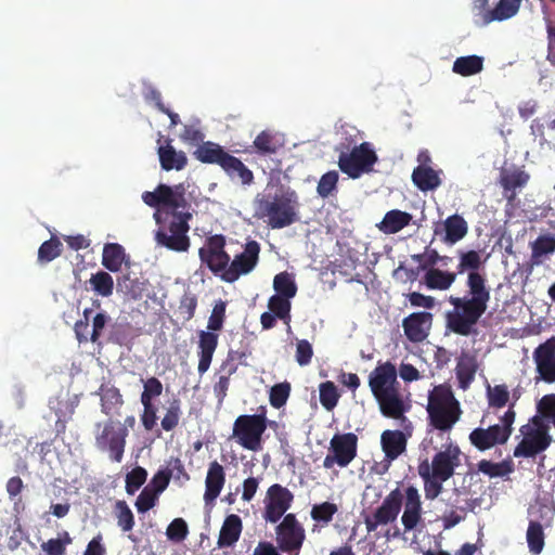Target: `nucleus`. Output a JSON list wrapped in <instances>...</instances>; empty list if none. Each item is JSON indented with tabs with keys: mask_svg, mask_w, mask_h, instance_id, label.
<instances>
[{
	"mask_svg": "<svg viewBox=\"0 0 555 555\" xmlns=\"http://www.w3.org/2000/svg\"><path fill=\"white\" fill-rule=\"evenodd\" d=\"M319 391L322 406L327 411H332L337 405L340 397L337 387L333 382L327 380L320 385Z\"/></svg>",
	"mask_w": 555,
	"mask_h": 555,
	"instance_id": "obj_52",
	"label": "nucleus"
},
{
	"mask_svg": "<svg viewBox=\"0 0 555 555\" xmlns=\"http://www.w3.org/2000/svg\"><path fill=\"white\" fill-rule=\"evenodd\" d=\"M448 442L443 449L435 453L429 462L427 459L421 461L417 467L427 466V470L434 477L440 480H449L455 473V469L461 465L462 451L460 447L451 441L450 437L447 438Z\"/></svg>",
	"mask_w": 555,
	"mask_h": 555,
	"instance_id": "obj_9",
	"label": "nucleus"
},
{
	"mask_svg": "<svg viewBox=\"0 0 555 555\" xmlns=\"http://www.w3.org/2000/svg\"><path fill=\"white\" fill-rule=\"evenodd\" d=\"M243 525L242 519L236 514L228 515L221 526L217 545L219 548L233 546L240 539Z\"/></svg>",
	"mask_w": 555,
	"mask_h": 555,
	"instance_id": "obj_29",
	"label": "nucleus"
},
{
	"mask_svg": "<svg viewBox=\"0 0 555 555\" xmlns=\"http://www.w3.org/2000/svg\"><path fill=\"white\" fill-rule=\"evenodd\" d=\"M225 307L227 305L222 300H219L214 306L207 324L208 331L217 332L223 327V322L225 319Z\"/></svg>",
	"mask_w": 555,
	"mask_h": 555,
	"instance_id": "obj_62",
	"label": "nucleus"
},
{
	"mask_svg": "<svg viewBox=\"0 0 555 555\" xmlns=\"http://www.w3.org/2000/svg\"><path fill=\"white\" fill-rule=\"evenodd\" d=\"M382 449L389 461L398 459L406 449V437L401 430L387 429L380 436Z\"/></svg>",
	"mask_w": 555,
	"mask_h": 555,
	"instance_id": "obj_28",
	"label": "nucleus"
},
{
	"mask_svg": "<svg viewBox=\"0 0 555 555\" xmlns=\"http://www.w3.org/2000/svg\"><path fill=\"white\" fill-rule=\"evenodd\" d=\"M189 209L190 206L188 208H175L154 214L155 221L158 224V229L155 232L157 245L173 251H186L189 249V221L192 218Z\"/></svg>",
	"mask_w": 555,
	"mask_h": 555,
	"instance_id": "obj_2",
	"label": "nucleus"
},
{
	"mask_svg": "<svg viewBox=\"0 0 555 555\" xmlns=\"http://www.w3.org/2000/svg\"><path fill=\"white\" fill-rule=\"evenodd\" d=\"M114 514L117 520V526L122 532H129L134 527V515L127 502L119 500L114 505Z\"/></svg>",
	"mask_w": 555,
	"mask_h": 555,
	"instance_id": "obj_46",
	"label": "nucleus"
},
{
	"mask_svg": "<svg viewBox=\"0 0 555 555\" xmlns=\"http://www.w3.org/2000/svg\"><path fill=\"white\" fill-rule=\"evenodd\" d=\"M426 411L429 425L439 430L441 437L452 430L462 415L460 402L446 385L435 386L429 392Z\"/></svg>",
	"mask_w": 555,
	"mask_h": 555,
	"instance_id": "obj_3",
	"label": "nucleus"
},
{
	"mask_svg": "<svg viewBox=\"0 0 555 555\" xmlns=\"http://www.w3.org/2000/svg\"><path fill=\"white\" fill-rule=\"evenodd\" d=\"M228 152H225L222 146L210 141L202 143L194 152L195 158L201 163L216 164L219 166H221Z\"/></svg>",
	"mask_w": 555,
	"mask_h": 555,
	"instance_id": "obj_38",
	"label": "nucleus"
},
{
	"mask_svg": "<svg viewBox=\"0 0 555 555\" xmlns=\"http://www.w3.org/2000/svg\"><path fill=\"white\" fill-rule=\"evenodd\" d=\"M189 534L188 524L183 518H175L166 530V535L170 541L181 542Z\"/></svg>",
	"mask_w": 555,
	"mask_h": 555,
	"instance_id": "obj_60",
	"label": "nucleus"
},
{
	"mask_svg": "<svg viewBox=\"0 0 555 555\" xmlns=\"http://www.w3.org/2000/svg\"><path fill=\"white\" fill-rule=\"evenodd\" d=\"M442 232L444 233L442 242L454 245L466 236L468 224L462 216L454 214L449 216L441 227H436L434 230L435 235H440Z\"/></svg>",
	"mask_w": 555,
	"mask_h": 555,
	"instance_id": "obj_22",
	"label": "nucleus"
},
{
	"mask_svg": "<svg viewBox=\"0 0 555 555\" xmlns=\"http://www.w3.org/2000/svg\"><path fill=\"white\" fill-rule=\"evenodd\" d=\"M527 543L529 551L540 554L544 546V532L539 521L531 520L527 529Z\"/></svg>",
	"mask_w": 555,
	"mask_h": 555,
	"instance_id": "obj_48",
	"label": "nucleus"
},
{
	"mask_svg": "<svg viewBox=\"0 0 555 555\" xmlns=\"http://www.w3.org/2000/svg\"><path fill=\"white\" fill-rule=\"evenodd\" d=\"M96 427H102L101 433L95 436L96 448L102 452H107L113 462L120 463L124 459L128 429L121 426L120 422L112 418L103 425L98 423Z\"/></svg>",
	"mask_w": 555,
	"mask_h": 555,
	"instance_id": "obj_8",
	"label": "nucleus"
},
{
	"mask_svg": "<svg viewBox=\"0 0 555 555\" xmlns=\"http://www.w3.org/2000/svg\"><path fill=\"white\" fill-rule=\"evenodd\" d=\"M225 244V237L222 234H215L207 237L205 245L198 250L201 261L220 279L221 274L229 269L231 260L224 249Z\"/></svg>",
	"mask_w": 555,
	"mask_h": 555,
	"instance_id": "obj_14",
	"label": "nucleus"
},
{
	"mask_svg": "<svg viewBox=\"0 0 555 555\" xmlns=\"http://www.w3.org/2000/svg\"><path fill=\"white\" fill-rule=\"evenodd\" d=\"M254 146L260 155L275 154L282 143L274 133L269 130L261 131L254 140Z\"/></svg>",
	"mask_w": 555,
	"mask_h": 555,
	"instance_id": "obj_43",
	"label": "nucleus"
},
{
	"mask_svg": "<svg viewBox=\"0 0 555 555\" xmlns=\"http://www.w3.org/2000/svg\"><path fill=\"white\" fill-rule=\"evenodd\" d=\"M294 494L280 483L270 486L264 498L263 518L271 524L278 522L292 506Z\"/></svg>",
	"mask_w": 555,
	"mask_h": 555,
	"instance_id": "obj_16",
	"label": "nucleus"
},
{
	"mask_svg": "<svg viewBox=\"0 0 555 555\" xmlns=\"http://www.w3.org/2000/svg\"><path fill=\"white\" fill-rule=\"evenodd\" d=\"M91 289L101 297H109L114 292V280L106 271H98L89 279Z\"/></svg>",
	"mask_w": 555,
	"mask_h": 555,
	"instance_id": "obj_42",
	"label": "nucleus"
},
{
	"mask_svg": "<svg viewBox=\"0 0 555 555\" xmlns=\"http://www.w3.org/2000/svg\"><path fill=\"white\" fill-rule=\"evenodd\" d=\"M482 263L479 251H459V264L455 273L467 272V292L464 296L450 295L448 302L453 309L446 313V326L456 335H472L475 332V325L487 311L491 293L486 275L479 272Z\"/></svg>",
	"mask_w": 555,
	"mask_h": 555,
	"instance_id": "obj_1",
	"label": "nucleus"
},
{
	"mask_svg": "<svg viewBox=\"0 0 555 555\" xmlns=\"http://www.w3.org/2000/svg\"><path fill=\"white\" fill-rule=\"evenodd\" d=\"M291 389V384L288 382L273 385L269 392L270 404L275 409L284 406L289 398Z\"/></svg>",
	"mask_w": 555,
	"mask_h": 555,
	"instance_id": "obj_53",
	"label": "nucleus"
},
{
	"mask_svg": "<svg viewBox=\"0 0 555 555\" xmlns=\"http://www.w3.org/2000/svg\"><path fill=\"white\" fill-rule=\"evenodd\" d=\"M142 199L150 207H158V211L189 207L185 198V189L181 183L172 188L159 184L155 191L144 192Z\"/></svg>",
	"mask_w": 555,
	"mask_h": 555,
	"instance_id": "obj_13",
	"label": "nucleus"
},
{
	"mask_svg": "<svg viewBox=\"0 0 555 555\" xmlns=\"http://www.w3.org/2000/svg\"><path fill=\"white\" fill-rule=\"evenodd\" d=\"M369 386L374 397L399 387L395 365L390 362L378 364L370 374Z\"/></svg>",
	"mask_w": 555,
	"mask_h": 555,
	"instance_id": "obj_20",
	"label": "nucleus"
},
{
	"mask_svg": "<svg viewBox=\"0 0 555 555\" xmlns=\"http://www.w3.org/2000/svg\"><path fill=\"white\" fill-rule=\"evenodd\" d=\"M127 255L125 248L118 243H107L104 245L102 254V264L111 272H118L126 261Z\"/></svg>",
	"mask_w": 555,
	"mask_h": 555,
	"instance_id": "obj_37",
	"label": "nucleus"
},
{
	"mask_svg": "<svg viewBox=\"0 0 555 555\" xmlns=\"http://www.w3.org/2000/svg\"><path fill=\"white\" fill-rule=\"evenodd\" d=\"M62 254V243L57 237H51L43 242L38 249V261L48 263Z\"/></svg>",
	"mask_w": 555,
	"mask_h": 555,
	"instance_id": "obj_51",
	"label": "nucleus"
},
{
	"mask_svg": "<svg viewBox=\"0 0 555 555\" xmlns=\"http://www.w3.org/2000/svg\"><path fill=\"white\" fill-rule=\"evenodd\" d=\"M555 253V235H539L531 244V263L540 266L543 257Z\"/></svg>",
	"mask_w": 555,
	"mask_h": 555,
	"instance_id": "obj_40",
	"label": "nucleus"
},
{
	"mask_svg": "<svg viewBox=\"0 0 555 555\" xmlns=\"http://www.w3.org/2000/svg\"><path fill=\"white\" fill-rule=\"evenodd\" d=\"M456 275L455 272L430 268L425 272L424 283L429 289L447 291L455 282Z\"/></svg>",
	"mask_w": 555,
	"mask_h": 555,
	"instance_id": "obj_35",
	"label": "nucleus"
},
{
	"mask_svg": "<svg viewBox=\"0 0 555 555\" xmlns=\"http://www.w3.org/2000/svg\"><path fill=\"white\" fill-rule=\"evenodd\" d=\"M483 69V57L478 55H468L457 57L452 66L453 73L463 77H468L480 73Z\"/></svg>",
	"mask_w": 555,
	"mask_h": 555,
	"instance_id": "obj_41",
	"label": "nucleus"
},
{
	"mask_svg": "<svg viewBox=\"0 0 555 555\" xmlns=\"http://www.w3.org/2000/svg\"><path fill=\"white\" fill-rule=\"evenodd\" d=\"M225 483V473L223 466L217 461H212L207 470L205 479L204 501L206 505L215 503L220 495Z\"/></svg>",
	"mask_w": 555,
	"mask_h": 555,
	"instance_id": "obj_23",
	"label": "nucleus"
},
{
	"mask_svg": "<svg viewBox=\"0 0 555 555\" xmlns=\"http://www.w3.org/2000/svg\"><path fill=\"white\" fill-rule=\"evenodd\" d=\"M197 308V297L192 293H185L179 304V313L184 321H190L194 318Z\"/></svg>",
	"mask_w": 555,
	"mask_h": 555,
	"instance_id": "obj_61",
	"label": "nucleus"
},
{
	"mask_svg": "<svg viewBox=\"0 0 555 555\" xmlns=\"http://www.w3.org/2000/svg\"><path fill=\"white\" fill-rule=\"evenodd\" d=\"M181 414V402L179 399H173L162 420V428L166 431L175 429L179 424Z\"/></svg>",
	"mask_w": 555,
	"mask_h": 555,
	"instance_id": "obj_55",
	"label": "nucleus"
},
{
	"mask_svg": "<svg viewBox=\"0 0 555 555\" xmlns=\"http://www.w3.org/2000/svg\"><path fill=\"white\" fill-rule=\"evenodd\" d=\"M478 470L489 477H502L512 472V466L507 462L493 463L489 460H481L478 463Z\"/></svg>",
	"mask_w": 555,
	"mask_h": 555,
	"instance_id": "obj_57",
	"label": "nucleus"
},
{
	"mask_svg": "<svg viewBox=\"0 0 555 555\" xmlns=\"http://www.w3.org/2000/svg\"><path fill=\"white\" fill-rule=\"evenodd\" d=\"M158 494L151 490L150 486H146L135 501V507L139 513H145L156 504Z\"/></svg>",
	"mask_w": 555,
	"mask_h": 555,
	"instance_id": "obj_63",
	"label": "nucleus"
},
{
	"mask_svg": "<svg viewBox=\"0 0 555 555\" xmlns=\"http://www.w3.org/2000/svg\"><path fill=\"white\" fill-rule=\"evenodd\" d=\"M147 472L141 466L134 467L126 476V492L128 494H134L146 481Z\"/></svg>",
	"mask_w": 555,
	"mask_h": 555,
	"instance_id": "obj_58",
	"label": "nucleus"
},
{
	"mask_svg": "<svg viewBox=\"0 0 555 555\" xmlns=\"http://www.w3.org/2000/svg\"><path fill=\"white\" fill-rule=\"evenodd\" d=\"M487 397L490 406L496 409L505 406L509 400V392L507 386L504 384L495 385L494 387L488 385Z\"/></svg>",
	"mask_w": 555,
	"mask_h": 555,
	"instance_id": "obj_54",
	"label": "nucleus"
},
{
	"mask_svg": "<svg viewBox=\"0 0 555 555\" xmlns=\"http://www.w3.org/2000/svg\"><path fill=\"white\" fill-rule=\"evenodd\" d=\"M417 473L424 481L425 498L427 500L436 499L442 492V485L447 480H440L434 477V475H430L427 470V466L417 467Z\"/></svg>",
	"mask_w": 555,
	"mask_h": 555,
	"instance_id": "obj_45",
	"label": "nucleus"
},
{
	"mask_svg": "<svg viewBox=\"0 0 555 555\" xmlns=\"http://www.w3.org/2000/svg\"><path fill=\"white\" fill-rule=\"evenodd\" d=\"M267 429V416L260 414L240 415L233 424V437L237 443L249 451L262 449V435Z\"/></svg>",
	"mask_w": 555,
	"mask_h": 555,
	"instance_id": "obj_7",
	"label": "nucleus"
},
{
	"mask_svg": "<svg viewBox=\"0 0 555 555\" xmlns=\"http://www.w3.org/2000/svg\"><path fill=\"white\" fill-rule=\"evenodd\" d=\"M403 495L401 491L396 488L393 489L382 502L380 506L374 512L372 516H367L364 519L366 530L369 532L375 531L378 526L387 525L397 519L401 506Z\"/></svg>",
	"mask_w": 555,
	"mask_h": 555,
	"instance_id": "obj_17",
	"label": "nucleus"
},
{
	"mask_svg": "<svg viewBox=\"0 0 555 555\" xmlns=\"http://www.w3.org/2000/svg\"><path fill=\"white\" fill-rule=\"evenodd\" d=\"M268 308L278 317V319L282 320L286 324H289L292 308L289 298L282 297L281 295H273L269 298Z\"/></svg>",
	"mask_w": 555,
	"mask_h": 555,
	"instance_id": "obj_47",
	"label": "nucleus"
},
{
	"mask_svg": "<svg viewBox=\"0 0 555 555\" xmlns=\"http://www.w3.org/2000/svg\"><path fill=\"white\" fill-rule=\"evenodd\" d=\"M260 244L255 241H248L241 254L236 255L229 264V269L221 274V280L227 283H234L241 275L250 273L259 261Z\"/></svg>",
	"mask_w": 555,
	"mask_h": 555,
	"instance_id": "obj_15",
	"label": "nucleus"
},
{
	"mask_svg": "<svg viewBox=\"0 0 555 555\" xmlns=\"http://www.w3.org/2000/svg\"><path fill=\"white\" fill-rule=\"evenodd\" d=\"M537 412L542 422L555 427V393L544 395L537 403Z\"/></svg>",
	"mask_w": 555,
	"mask_h": 555,
	"instance_id": "obj_50",
	"label": "nucleus"
},
{
	"mask_svg": "<svg viewBox=\"0 0 555 555\" xmlns=\"http://www.w3.org/2000/svg\"><path fill=\"white\" fill-rule=\"evenodd\" d=\"M379 405L380 413L389 418L405 421L404 413L410 409L405 404L399 387L387 390L377 397H374Z\"/></svg>",
	"mask_w": 555,
	"mask_h": 555,
	"instance_id": "obj_21",
	"label": "nucleus"
},
{
	"mask_svg": "<svg viewBox=\"0 0 555 555\" xmlns=\"http://www.w3.org/2000/svg\"><path fill=\"white\" fill-rule=\"evenodd\" d=\"M433 314L427 311L413 312L402 321L406 338L412 343L425 340L433 324Z\"/></svg>",
	"mask_w": 555,
	"mask_h": 555,
	"instance_id": "obj_19",
	"label": "nucleus"
},
{
	"mask_svg": "<svg viewBox=\"0 0 555 555\" xmlns=\"http://www.w3.org/2000/svg\"><path fill=\"white\" fill-rule=\"evenodd\" d=\"M218 346V335L211 331L198 332V365L197 371L202 375L211 364L212 356Z\"/></svg>",
	"mask_w": 555,
	"mask_h": 555,
	"instance_id": "obj_24",
	"label": "nucleus"
},
{
	"mask_svg": "<svg viewBox=\"0 0 555 555\" xmlns=\"http://www.w3.org/2000/svg\"><path fill=\"white\" fill-rule=\"evenodd\" d=\"M160 167L166 170H182L188 165V157L183 151H176L170 145V140H167L166 145H162L157 150Z\"/></svg>",
	"mask_w": 555,
	"mask_h": 555,
	"instance_id": "obj_31",
	"label": "nucleus"
},
{
	"mask_svg": "<svg viewBox=\"0 0 555 555\" xmlns=\"http://www.w3.org/2000/svg\"><path fill=\"white\" fill-rule=\"evenodd\" d=\"M412 181L421 191H433L441 184V179L430 166H417L412 172Z\"/></svg>",
	"mask_w": 555,
	"mask_h": 555,
	"instance_id": "obj_36",
	"label": "nucleus"
},
{
	"mask_svg": "<svg viewBox=\"0 0 555 555\" xmlns=\"http://www.w3.org/2000/svg\"><path fill=\"white\" fill-rule=\"evenodd\" d=\"M358 454V437L353 433L335 434L328 447V452L323 460V467L326 469L337 465L340 468L347 467Z\"/></svg>",
	"mask_w": 555,
	"mask_h": 555,
	"instance_id": "obj_11",
	"label": "nucleus"
},
{
	"mask_svg": "<svg viewBox=\"0 0 555 555\" xmlns=\"http://www.w3.org/2000/svg\"><path fill=\"white\" fill-rule=\"evenodd\" d=\"M95 395L100 397L101 412L104 415L109 418L120 415V410L125 401L117 387L101 385Z\"/></svg>",
	"mask_w": 555,
	"mask_h": 555,
	"instance_id": "obj_26",
	"label": "nucleus"
},
{
	"mask_svg": "<svg viewBox=\"0 0 555 555\" xmlns=\"http://www.w3.org/2000/svg\"><path fill=\"white\" fill-rule=\"evenodd\" d=\"M522 0H500L498 4L486 13L485 24H490L494 21H504L513 17L519 11Z\"/></svg>",
	"mask_w": 555,
	"mask_h": 555,
	"instance_id": "obj_39",
	"label": "nucleus"
},
{
	"mask_svg": "<svg viewBox=\"0 0 555 555\" xmlns=\"http://www.w3.org/2000/svg\"><path fill=\"white\" fill-rule=\"evenodd\" d=\"M338 172L336 170H331L324 173L317 186V192L322 198L328 197L333 191L336 190L338 183Z\"/></svg>",
	"mask_w": 555,
	"mask_h": 555,
	"instance_id": "obj_59",
	"label": "nucleus"
},
{
	"mask_svg": "<svg viewBox=\"0 0 555 555\" xmlns=\"http://www.w3.org/2000/svg\"><path fill=\"white\" fill-rule=\"evenodd\" d=\"M522 439L514 449L515 457H534L545 451L551 444L552 437L548 434V425L541 417L533 416L530 423L519 429Z\"/></svg>",
	"mask_w": 555,
	"mask_h": 555,
	"instance_id": "obj_5",
	"label": "nucleus"
},
{
	"mask_svg": "<svg viewBox=\"0 0 555 555\" xmlns=\"http://www.w3.org/2000/svg\"><path fill=\"white\" fill-rule=\"evenodd\" d=\"M478 370V363L474 356L463 353L456 364L455 373L459 387L463 390L469 388L470 384L475 379L476 372Z\"/></svg>",
	"mask_w": 555,
	"mask_h": 555,
	"instance_id": "obj_33",
	"label": "nucleus"
},
{
	"mask_svg": "<svg viewBox=\"0 0 555 555\" xmlns=\"http://www.w3.org/2000/svg\"><path fill=\"white\" fill-rule=\"evenodd\" d=\"M530 176L520 169L504 170L500 176V184L503 188V196L509 203H514L517 196V189L524 188Z\"/></svg>",
	"mask_w": 555,
	"mask_h": 555,
	"instance_id": "obj_25",
	"label": "nucleus"
},
{
	"mask_svg": "<svg viewBox=\"0 0 555 555\" xmlns=\"http://www.w3.org/2000/svg\"><path fill=\"white\" fill-rule=\"evenodd\" d=\"M538 378L547 384L555 383V336L547 338L533 351Z\"/></svg>",
	"mask_w": 555,
	"mask_h": 555,
	"instance_id": "obj_18",
	"label": "nucleus"
},
{
	"mask_svg": "<svg viewBox=\"0 0 555 555\" xmlns=\"http://www.w3.org/2000/svg\"><path fill=\"white\" fill-rule=\"evenodd\" d=\"M412 221V215L399 209H392L385 214L383 220L377 225L379 231L385 234H396Z\"/></svg>",
	"mask_w": 555,
	"mask_h": 555,
	"instance_id": "obj_34",
	"label": "nucleus"
},
{
	"mask_svg": "<svg viewBox=\"0 0 555 555\" xmlns=\"http://www.w3.org/2000/svg\"><path fill=\"white\" fill-rule=\"evenodd\" d=\"M337 511L338 507L335 503L323 502L321 504L313 505L310 515L315 522H319L322 526H327L333 520Z\"/></svg>",
	"mask_w": 555,
	"mask_h": 555,
	"instance_id": "obj_49",
	"label": "nucleus"
},
{
	"mask_svg": "<svg viewBox=\"0 0 555 555\" xmlns=\"http://www.w3.org/2000/svg\"><path fill=\"white\" fill-rule=\"evenodd\" d=\"M143 391L141 393V402H154L163 393V384L157 377H149L145 380L142 379Z\"/></svg>",
	"mask_w": 555,
	"mask_h": 555,
	"instance_id": "obj_56",
	"label": "nucleus"
},
{
	"mask_svg": "<svg viewBox=\"0 0 555 555\" xmlns=\"http://www.w3.org/2000/svg\"><path fill=\"white\" fill-rule=\"evenodd\" d=\"M298 196L295 191H288L281 195H274L272 199L258 201L256 216L267 219L266 222L272 229H283L298 220Z\"/></svg>",
	"mask_w": 555,
	"mask_h": 555,
	"instance_id": "obj_4",
	"label": "nucleus"
},
{
	"mask_svg": "<svg viewBox=\"0 0 555 555\" xmlns=\"http://www.w3.org/2000/svg\"><path fill=\"white\" fill-rule=\"evenodd\" d=\"M421 498L416 488L410 486L405 490V506L401 521L405 531L413 530L421 520Z\"/></svg>",
	"mask_w": 555,
	"mask_h": 555,
	"instance_id": "obj_27",
	"label": "nucleus"
},
{
	"mask_svg": "<svg viewBox=\"0 0 555 555\" xmlns=\"http://www.w3.org/2000/svg\"><path fill=\"white\" fill-rule=\"evenodd\" d=\"M235 357L241 359L242 357H244V353H240L237 351L229 352L227 361H224L221 366V370L225 371L227 374L221 375L218 382H216L214 385V393L217 397L219 404H221L224 398L227 397L231 375H233L237 370V365L233 363Z\"/></svg>",
	"mask_w": 555,
	"mask_h": 555,
	"instance_id": "obj_32",
	"label": "nucleus"
},
{
	"mask_svg": "<svg viewBox=\"0 0 555 555\" xmlns=\"http://www.w3.org/2000/svg\"><path fill=\"white\" fill-rule=\"evenodd\" d=\"M171 477L172 470L160 469L153 476L147 486L151 487L152 491H155L156 494L159 495L168 487Z\"/></svg>",
	"mask_w": 555,
	"mask_h": 555,
	"instance_id": "obj_64",
	"label": "nucleus"
},
{
	"mask_svg": "<svg viewBox=\"0 0 555 555\" xmlns=\"http://www.w3.org/2000/svg\"><path fill=\"white\" fill-rule=\"evenodd\" d=\"M220 167L231 180H237L243 185H249L254 181L253 171L240 158L229 153Z\"/></svg>",
	"mask_w": 555,
	"mask_h": 555,
	"instance_id": "obj_30",
	"label": "nucleus"
},
{
	"mask_svg": "<svg viewBox=\"0 0 555 555\" xmlns=\"http://www.w3.org/2000/svg\"><path fill=\"white\" fill-rule=\"evenodd\" d=\"M377 162V155L369 142L354 146L351 152H341L338 157V167L352 179L360 178L370 172Z\"/></svg>",
	"mask_w": 555,
	"mask_h": 555,
	"instance_id": "obj_10",
	"label": "nucleus"
},
{
	"mask_svg": "<svg viewBox=\"0 0 555 555\" xmlns=\"http://www.w3.org/2000/svg\"><path fill=\"white\" fill-rule=\"evenodd\" d=\"M273 288L275 295H281L286 298H294L297 294V285L293 275L286 271L281 272L274 276Z\"/></svg>",
	"mask_w": 555,
	"mask_h": 555,
	"instance_id": "obj_44",
	"label": "nucleus"
},
{
	"mask_svg": "<svg viewBox=\"0 0 555 555\" xmlns=\"http://www.w3.org/2000/svg\"><path fill=\"white\" fill-rule=\"evenodd\" d=\"M514 403L509 405L508 410L501 416V425L495 424L488 428H475L469 434L470 443L479 451H486L495 444H504L512 435L513 423L515 422Z\"/></svg>",
	"mask_w": 555,
	"mask_h": 555,
	"instance_id": "obj_6",
	"label": "nucleus"
},
{
	"mask_svg": "<svg viewBox=\"0 0 555 555\" xmlns=\"http://www.w3.org/2000/svg\"><path fill=\"white\" fill-rule=\"evenodd\" d=\"M275 531L279 550L288 555H299L306 539V532L296 515L286 514Z\"/></svg>",
	"mask_w": 555,
	"mask_h": 555,
	"instance_id": "obj_12",
	"label": "nucleus"
}]
</instances>
